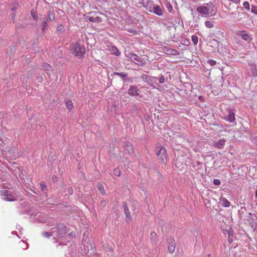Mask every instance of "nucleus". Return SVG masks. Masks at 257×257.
I'll return each mask as SVG.
<instances>
[{
  "label": "nucleus",
  "instance_id": "1",
  "mask_svg": "<svg viewBox=\"0 0 257 257\" xmlns=\"http://www.w3.org/2000/svg\"><path fill=\"white\" fill-rule=\"evenodd\" d=\"M67 233L66 226L63 224H58L52 228L50 232L44 231L42 233L43 237L49 238L52 237L54 242H58L60 240L65 237Z\"/></svg>",
  "mask_w": 257,
  "mask_h": 257
},
{
  "label": "nucleus",
  "instance_id": "2",
  "mask_svg": "<svg viewBox=\"0 0 257 257\" xmlns=\"http://www.w3.org/2000/svg\"><path fill=\"white\" fill-rule=\"evenodd\" d=\"M197 11L201 15L207 16H214L217 12L216 6L211 2L197 7Z\"/></svg>",
  "mask_w": 257,
  "mask_h": 257
},
{
  "label": "nucleus",
  "instance_id": "3",
  "mask_svg": "<svg viewBox=\"0 0 257 257\" xmlns=\"http://www.w3.org/2000/svg\"><path fill=\"white\" fill-rule=\"evenodd\" d=\"M70 50L72 54L79 58H82L86 52L85 48L78 42L71 44Z\"/></svg>",
  "mask_w": 257,
  "mask_h": 257
},
{
  "label": "nucleus",
  "instance_id": "4",
  "mask_svg": "<svg viewBox=\"0 0 257 257\" xmlns=\"http://www.w3.org/2000/svg\"><path fill=\"white\" fill-rule=\"evenodd\" d=\"M125 55L131 61L139 66H143L147 63L146 61L144 59L141 58L135 53L130 52H125Z\"/></svg>",
  "mask_w": 257,
  "mask_h": 257
},
{
  "label": "nucleus",
  "instance_id": "5",
  "mask_svg": "<svg viewBox=\"0 0 257 257\" xmlns=\"http://www.w3.org/2000/svg\"><path fill=\"white\" fill-rule=\"evenodd\" d=\"M156 155L158 157L159 163L166 164L167 162V155L166 148L162 146H158L156 148Z\"/></svg>",
  "mask_w": 257,
  "mask_h": 257
},
{
  "label": "nucleus",
  "instance_id": "6",
  "mask_svg": "<svg viewBox=\"0 0 257 257\" xmlns=\"http://www.w3.org/2000/svg\"><path fill=\"white\" fill-rule=\"evenodd\" d=\"M141 78L154 88L159 86V84L157 83L158 79L156 77L150 76L145 74H143L141 76Z\"/></svg>",
  "mask_w": 257,
  "mask_h": 257
},
{
  "label": "nucleus",
  "instance_id": "7",
  "mask_svg": "<svg viewBox=\"0 0 257 257\" xmlns=\"http://www.w3.org/2000/svg\"><path fill=\"white\" fill-rule=\"evenodd\" d=\"M30 217L31 219H33V221L36 222H45L47 220V218L44 214L39 212H32L30 214Z\"/></svg>",
  "mask_w": 257,
  "mask_h": 257
},
{
  "label": "nucleus",
  "instance_id": "8",
  "mask_svg": "<svg viewBox=\"0 0 257 257\" xmlns=\"http://www.w3.org/2000/svg\"><path fill=\"white\" fill-rule=\"evenodd\" d=\"M2 165V162L0 160V180L2 182L6 181L9 174L6 172V170L8 169L7 168L1 166Z\"/></svg>",
  "mask_w": 257,
  "mask_h": 257
},
{
  "label": "nucleus",
  "instance_id": "9",
  "mask_svg": "<svg viewBox=\"0 0 257 257\" xmlns=\"http://www.w3.org/2000/svg\"><path fill=\"white\" fill-rule=\"evenodd\" d=\"M19 171L20 173H19L18 176H17V174H16L17 178L19 181V182L22 184L25 185V184H27V181L25 180L26 173L25 171H23L21 169L19 168Z\"/></svg>",
  "mask_w": 257,
  "mask_h": 257
},
{
  "label": "nucleus",
  "instance_id": "10",
  "mask_svg": "<svg viewBox=\"0 0 257 257\" xmlns=\"http://www.w3.org/2000/svg\"><path fill=\"white\" fill-rule=\"evenodd\" d=\"M237 35L241 37L242 39L246 41H250L252 40V38L250 35H249L245 31H238L237 32Z\"/></svg>",
  "mask_w": 257,
  "mask_h": 257
},
{
  "label": "nucleus",
  "instance_id": "11",
  "mask_svg": "<svg viewBox=\"0 0 257 257\" xmlns=\"http://www.w3.org/2000/svg\"><path fill=\"white\" fill-rule=\"evenodd\" d=\"M224 120L229 122H233L235 121V113L232 110H230L228 114L224 116Z\"/></svg>",
  "mask_w": 257,
  "mask_h": 257
},
{
  "label": "nucleus",
  "instance_id": "12",
  "mask_svg": "<svg viewBox=\"0 0 257 257\" xmlns=\"http://www.w3.org/2000/svg\"><path fill=\"white\" fill-rule=\"evenodd\" d=\"M150 12L159 16H161L163 15V10L159 5L154 6L152 8V10H150Z\"/></svg>",
  "mask_w": 257,
  "mask_h": 257
},
{
  "label": "nucleus",
  "instance_id": "13",
  "mask_svg": "<svg viewBox=\"0 0 257 257\" xmlns=\"http://www.w3.org/2000/svg\"><path fill=\"white\" fill-rule=\"evenodd\" d=\"M139 89L136 86L132 85L128 89L127 93L131 96H138L139 95Z\"/></svg>",
  "mask_w": 257,
  "mask_h": 257
},
{
  "label": "nucleus",
  "instance_id": "14",
  "mask_svg": "<svg viewBox=\"0 0 257 257\" xmlns=\"http://www.w3.org/2000/svg\"><path fill=\"white\" fill-rule=\"evenodd\" d=\"M163 50L164 52L168 55H177L178 54V52L176 50L167 47H165Z\"/></svg>",
  "mask_w": 257,
  "mask_h": 257
},
{
  "label": "nucleus",
  "instance_id": "15",
  "mask_svg": "<svg viewBox=\"0 0 257 257\" xmlns=\"http://www.w3.org/2000/svg\"><path fill=\"white\" fill-rule=\"evenodd\" d=\"M226 141L224 139H221L217 142H214V146L218 149H223Z\"/></svg>",
  "mask_w": 257,
  "mask_h": 257
},
{
  "label": "nucleus",
  "instance_id": "16",
  "mask_svg": "<svg viewBox=\"0 0 257 257\" xmlns=\"http://www.w3.org/2000/svg\"><path fill=\"white\" fill-rule=\"evenodd\" d=\"M114 75H118V76H119L120 77H121L124 82H126L127 81V74L125 72H114Z\"/></svg>",
  "mask_w": 257,
  "mask_h": 257
},
{
  "label": "nucleus",
  "instance_id": "17",
  "mask_svg": "<svg viewBox=\"0 0 257 257\" xmlns=\"http://www.w3.org/2000/svg\"><path fill=\"white\" fill-rule=\"evenodd\" d=\"M109 50L111 52L112 54L113 55L118 56L120 54L119 51L118 49L114 46H111L109 47Z\"/></svg>",
  "mask_w": 257,
  "mask_h": 257
},
{
  "label": "nucleus",
  "instance_id": "18",
  "mask_svg": "<svg viewBox=\"0 0 257 257\" xmlns=\"http://www.w3.org/2000/svg\"><path fill=\"white\" fill-rule=\"evenodd\" d=\"M124 149L129 154H132L134 152V148L132 144L130 142H126L124 146Z\"/></svg>",
  "mask_w": 257,
  "mask_h": 257
},
{
  "label": "nucleus",
  "instance_id": "19",
  "mask_svg": "<svg viewBox=\"0 0 257 257\" xmlns=\"http://www.w3.org/2000/svg\"><path fill=\"white\" fill-rule=\"evenodd\" d=\"M88 242H86V243H84L83 244V247H84V249L85 250V251L84 253H86V251H87V250H86V249L85 248V247H87L88 251H89V250H90V251H91V252H94V247L93 244H92V243H90V244H89V247H90V248H89V246H88Z\"/></svg>",
  "mask_w": 257,
  "mask_h": 257
},
{
  "label": "nucleus",
  "instance_id": "20",
  "mask_svg": "<svg viewBox=\"0 0 257 257\" xmlns=\"http://www.w3.org/2000/svg\"><path fill=\"white\" fill-rule=\"evenodd\" d=\"M123 209H124V212L125 215V217L127 218L131 219V213L130 211V210L126 205V203H123Z\"/></svg>",
  "mask_w": 257,
  "mask_h": 257
},
{
  "label": "nucleus",
  "instance_id": "21",
  "mask_svg": "<svg viewBox=\"0 0 257 257\" xmlns=\"http://www.w3.org/2000/svg\"><path fill=\"white\" fill-rule=\"evenodd\" d=\"M87 18L89 20V21L91 22H92V23H100L101 22V19L100 17H87Z\"/></svg>",
  "mask_w": 257,
  "mask_h": 257
},
{
  "label": "nucleus",
  "instance_id": "22",
  "mask_svg": "<svg viewBox=\"0 0 257 257\" xmlns=\"http://www.w3.org/2000/svg\"><path fill=\"white\" fill-rule=\"evenodd\" d=\"M175 249V242L172 241L169 243L168 244V250L170 252L172 253L174 252Z\"/></svg>",
  "mask_w": 257,
  "mask_h": 257
},
{
  "label": "nucleus",
  "instance_id": "23",
  "mask_svg": "<svg viewBox=\"0 0 257 257\" xmlns=\"http://www.w3.org/2000/svg\"><path fill=\"white\" fill-rule=\"evenodd\" d=\"M65 105L69 110H71L73 108V103L71 100L66 99L65 101Z\"/></svg>",
  "mask_w": 257,
  "mask_h": 257
},
{
  "label": "nucleus",
  "instance_id": "24",
  "mask_svg": "<svg viewBox=\"0 0 257 257\" xmlns=\"http://www.w3.org/2000/svg\"><path fill=\"white\" fill-rule=\"evenodd\" d=\"M151 0H139V3L144 7L147 8L149 6Z\"/></svg>",
  "mask_w": 257,
  "mask_h": 257
},
{
  "label": "nucleus",
  "instance_id": "25",
  "mask_svg": "<svg viewBox=\"0 0 257 257\" xmlns=\"http://www.w3.org/2000/svg\"><path fill=\"white\" fill-rule=\"evenodd\" d=\"M165 5L169 12H172L173 10V7L169 2L165 1Z\"/></svg>",
  "mask_w": 257,
  "mask_h": 257
},
{
  "label": "nucleus",
  "instance_id": "26",
  "mask_svg": "<svg viewBox=\"0 0 257 257\" xmlns=\"http://www.w3.org/2000/svg\"><path fill=\"white\" fill-rule=\"evenodd\" d=\"M157 235L155 232H152L150 235V239L152 242L155 243L157 240Z\"/></svg>",
  "mask_w": 257,
  "mask_h": 257
},
{
  "label": "nucleus",
  "instance_id": "27",
  "mask_svg": "<svg viewBox=\"0 0 257 257\" xmlns=\"http://www.w3.org/2000/svg\"><path fill=\"white\" fill-rule=\"evenodd\" d=\"M222 205L225 207H228L230 206L229 202L228 201V200L227 199H226L225 198H222Z\"/></svg>",
  "mask_w": 257,
  "mask_h": 257
},
{
  "label": "nucleus",
  "instance_id": "28",
  "mask_svg": "<svg viewBox=\"0 0 257 257\" xmlns=\"http://www.w3.org/2000/svg\"><path fill=\"white\" fill-rule=\"evenodd\" d=\"M40 185L42 191L44 193H46L47 189L46 183L44 182H42Z\"/></svg>",
  "mask_w": 257,
  "mask_h": 257
},
{
  "label": "nucleus",
  "instance_id": "29",
  "mask_svg": "<svg viewBox=\"0 0 257 257\" xmlns=\"http://www.w3.org/2000/svg\"><path fill=\"white\" fill-rule=\"evenodd\" d=\"M57 31L60 33H62L65 31V28L62 24L58 25L57 27Z\"/></svg>",
  "mask_w": 257,
  "mask_h": 257
},
{
  "label": "nucleus",
  "instance_id": "30",
  "mask_svg": "<svg viewBox=\"0 0 257 257\" xmlns=\"http://www.w3.org/2000/svg\"><path fill=\"white\" fill-rule=\"evenodd\" d=\"M204 24L207 28H212L214 26L213 22L210 21H206Z\"/></svg>",
  "mask_w": 257,
  "mask_h": 257
},
{
  "label": "nucleus",
  "instance_id": "31",
  "mask_svg": "<svg viewBox=\"0 0 257 257\" xmlns=\"http://www.w3.org/2000/svg\"><path fill=\"white\" fill-rule=\"evenodd\" d=\"M44 19H45V20L42 24V29L43 31H44V30L47 28L48 23V18H44Z\"/></svg>",
  "mask_w": 257,
  "mask_h": 257
},
{
  "label": "nucleus",
  "instance_id": "32",
  "mask_svg": "<svg viewBox=\"0 0 257 257\" xmlns=\"http://www.w3.org/2000/svg\"><path fill=\"white\" fill-rule=\"evenodd\" d=\"M42 68L46 70H50L51 69V66L48 63H44L42 64Z\"/></svg>",
  "mask_w": 257,
  "mask_h": 257
},
{
  "label": "nucleus",
  "instance_id": "33",
  "mask_svg": "<svg viewBox=\"0 0 257 257\" xmlns=\"http://www.w3.org/2000/svg\"><path fill=\"white\" fill-rule=\"evenodd\" d=\"M12 3H13V7L11 8V10L12 11H15L16 10L18 6V3L16 1H13Z\"/></svg>",
  "mask_w": 257,
  "mask_h": 257
},
{
  "label": "nucleus",
  "instance_id": "34",
  "mask_svg": "<svg viewBox=\"0 0 257 257\" xmlns=\"http://www.w3.org/2000/svg\"><path fill=\"white\" fill-rule=\"evenodd\" d=\"M192 41L195 45H196L198 42V38L196 35H193L192 36Z\"/></svg>",
  "mask_w": 257,
  "mask_h": 257
},
{
  "label": "nucleus",
  "instance_id": "35",
  "mask_svg": "<svg viewBox=\"0 0 257 257\" xmlns=\"http://www.w3.org/2000/svg\"><path fill=\"white\" fill-rule=\"evenodd\" d=\"M97 188L100 193H103L104 192V187L101 183L97 184Z\"/></svg>",
  "mask_w": 257,
  "mask_h": 257
},
{
  "label": "nucleus",
  "instance_id": "36",
  "mask_svg": "<svg viewBox=\"0 0 257 257\" xmlns=\"http://www.w3.org/2000/svg\"><path fill=\"white\" fill-rule=\"evenodd\" d=\"M20 243L24 249H26L28 248V244L24 241L22 240L21 242H20Z\"/></svg>",
  "mask_w": 257,
  "mask_h": 257
},
{
  "label": "nucleus",
  "instance_id": "37",
  "mask_svg": "<svg viewBox=\"0 0 257 257\" xmlns=\"http://www.w3.org/2000/svg\"><path fill=\"white\" fill-rule=\"evenodd\" d=\"M48 19L51 21L55 20V16L51 12L48 13Z\"/></svg>",
  "mask_w": 257,
  "mask_h": 257
},
{
  "label": "nucleus",
  "instance_id": "38",
  "mask_svg": "<svg viewBox=\"0 0 257 257\" xmlns=\"http://www.w3.org/2000/svg\"><path fill=\"white\" fill-rule=\"evenodd\" d=\"M228 241L230 243H231L232 242V240H233L232 238V236L233 235L232 231L228 230Z\"/></svg>",
  "mask_w": 257,
  "mask_h": 257
},
{
  "label": "nucleus",
  "instance_id": "39",
  "mask_svg": "<svg viewBox=\"0 0 257 257\" xmlns=\"http://www.w3.org/2000/svg\"><path fill=\"white\" fill-rule=\"evenodd\" d=\"M207 63L211 66H214L216 64V61L212 59H209L208 60Z\"/></svg>",
  "mask_w": 257,
  "mask_h": 257
},
{
  "label": "nucleus",
  "instance_id": "40",
  "mask_svg": "<svg viewBox=\"0 0 257 257\" xmlns=\"http://www.w3.org/2000/svg\"><path fill=\"white\" fill-rule=\"evenodd\" d=\"M243 6L244 8L246 9L247 10H249L250 7H249V4L248 2H245L243 4Z\"/></svg>",
  "mask_w": 257,
  "mask_h": 257
},
{
  "label": "nucleus",
  "instance_id": "41",
  "mask_svg": "<svg viewBox=\"0 0 257 257\" xmlns=\"http://www.w3.org/2000/svg\"><path fill=\"white\" fill-rule=\"evenodd\" d=\"M113 174L115 176H119L120 175V171L118 169L115 168L113 170Z\"/></svg>",
  "mask_w": 257,
  "mask_h": 257
},
{
  "label": "nucleus",
  "instance_id": "42",
  "mask_svg": "<svg viewBox=\"0 0 257 257\" xmlns=\"http://www.w3.org/2000/svg\"><path fill=\"white\" fill-rule=\"evenodd\" d=\"M252 75L254 77H256L257 76V70H256V69L255 67H252Z\"/></svg>",
  "mask_w": 257,
  "mask_h": 257
},
{
  "label": "nucleus",
  "instance_id": "43",
  "mask_svg": "<svg viewBox=\"0 0 257 257\" xmlns=\"http://www.w3.org/2000/svg\"><path fill=\"white\" fill-rule=\"evenodd\" d=\"M159 83L163 84L165 82V78L163 75H161L159 79Z\"/></svg>",
  "mask_w": 257,
  "mask_h": 257
},
{
  "label": "nucleus",
  "instance_id": "44",
  "mask_svg": "<svg viewBox=\"0 0 257 257\" xmlns=\"http://www.w3.org/2000/svg\"><path fill=\"white\" fill-rule=\"evenodd\" d=\"M220 180L219 179H215L213 180V184L215 185H219L220 184Z\"/></svg>",
  "mask_w": 257,
  "mask_h": 257
},
{
  "label": "nucleus",
  "instance_id": "45",
  "mask_svg": "<svg viewBox=\"0 0 257 257\" xmlns=\"http://www.w3.org/2000/svg\"><path fill=\"white\" fill-rule=\"evenodd\" d=\"M30 190L35 194H37L38 190L36 189L34 186L30 188Z\"/></svg>",
  "mask_w": 257,
  "mask_h": 257
},
{
  "label": "nucleus",
  "instance_id": "46",
  "mask_svg": "<svg viewBox=\"0 0 257 257\" xmlns=\"http://www.w3.org/2000/svg\"><path fill=\"white\" fill-rule=\"evenodd\" d=\"M30 190L35 194H37L38 190L36 189L34 186L30 188Z\"/></svg>",
  "mask_w": 257,
  "mask_h": 257
},
{
  "label": "nucleus",
  "instance_id": "47",
  "mask_svg": "<svg viewBox=\"0 0 257 257\" xmlns=\"http://www.w3.org/2000/svg\"><path fill=\"white\" fill-rule=\"evenodd\" d=\"M127 31L134 34H136L137 32L136 30L133 29H127Z\"/></svg>",
  "mask_w": 257,
  "mask_h": 257
},
{
  "label": "nucleus",
  "instance_id": "48",
  "mask_svg": "<svg viewBox=\"0 0 257 257\" xmlns=\"http://www.w3.org/2000/svg\"><path fill=\"white\" fill-rule=\"evenodd\" d=\"M251 12L257 14V9L255 7L252 6Z\"/></svg>",
  "mask_w": 257,
  "mask_h": 257
},
{
  "label": "nucleus",
  "instance_id": "49",
  "mask_svg": "<svg viewBox=\"0 0 257 257\" xmlns=\"http://www.w3.org/2000/svg\"><path fill=\"white\" fill-rule=\"evenodd\" d=\"M69 193L71 194L73 193V189L72 188H69Z\"/></svg>",
  "mask_w": 257,
  "mask_h": 257
},
{
  "label": "nucleus",
  "instance_id": "50",
  "mask_svg": "<svg viewBox=\"0 0 257 257\" xmlns=\"http://www.w3.org/2000/svg\"><path fill=\"white\" fill-rule=\"evenodd\" d=\"M31 15L34 18H35V13L34 12H33L32 11H31Z\"/></svg>",
  "mask_w": 257,
  "mask_h": 257
},
{
  "label": "nucleus",
  "instance_id": "51",
  "mask_svg": "<svg viewBox=\"0 0 257 257\" xmlns=\"http://www.w3.org/2000/svg\"><path fill=\"white\" fill-rule=\"evenodd\" d=\"M255 198H257V189L255 191Z\"/></svg>",
  "mask_w": 257,
  "mask_h": 257
},
{
  "label": "nucleus",
  "instance_id": "52",
  "mask_svg": "<svg viewBox=\"0 0 257 257\" xmlns=\"http://www.w3.org/2000/svg\"><path fill=\"white\" fill-rule=\"evenodd\" d=\"M179 138H180V139H183V140H184V138H183V137H182V136H179Z\"/></svg>",
  "mask_w": 257,
  "mask_h": 257
},
{
  "label": "nucleus",
  "instance_id": "53",
  "mask_svg": "<svg viewBox=\"0 0 257 257\" xmlns=\"http://www.w3.org/2000/svg\"><path fill=\"white\" fill-rule=\"evenodd\" d=\"M127 81H132V82L133 81L132 79H130V78L127 79Z\"/></svg>",
  "mask_w": 257,
  "mask_h": 257
},
{
  "label": "nucleus",
  "instance_id": "54",
  "mask_svg": "<svg viewBox=\"0 0 257 257\" xmlns=\"http://www.w3.org/2000/svg\"><path fill=\"white\" fill-rule=\"evenodd\" d=\"M63 243L62 242H60V245H63ZM64 245H66V243L64 244Z\"/></svg>",
  "mask_w": 257,
  "mask_h": 257
},
{
  "label": "nucleus",
  "instance_id": "55",
  "mask_svg": "<svg viewBox=\"0 0 257 257\" xmlns=\"http://www.w3.org/2000/svg\"><path fill=\"white\" fill-rule=\"evenodd\" d=\"M52 179H55V176H53V177H52Z\"/></svg>",
  "mask_w": 257,
  "mask_h": 257
},
{
  "label": "nucleus",
  "instance_id": "56",
  "mask_svg": "<svg viewBox=\"0 0 257 257\" xmlns=\"http://www.w3.org/2000/svg\"><path fill=\"white\" fill-rule=\"evenodd\" d=\"M52 179H55V176H53V177H52Z\"/></svg>",
  "mask_w": 257,
  "mask_h": 257
},
{
  "label": "nucleus",
  "instance_id": "57",
  "mask_svg": "<svg viewBox=\"0 0 257 257\" xmlns=\"http://www.w3.org/2000/svg\"><path fill=\"white\" fill-rule=\"evenodd\" d=\"M70 234H71L72 235H73V232H71V233L69 234V235H70Z\"/></svg>",
  "mask_w": 257,
  "mask_h": 257
},
{
  "label": "nucleus",
  "instance_id": "58",
  "mask_svg": "<svg viewBox=\"0 0 257 257\" xmlns=\"http://www.w3.org/2000/svg\"><path fill=\"white\" fill-rule=\"evenodd\" d=\"M109 249H110V250H112V249L111 248H109Z\"/></svg>",
  "mask_w": 257,
  "mask_h": 257
}]
</instances>
